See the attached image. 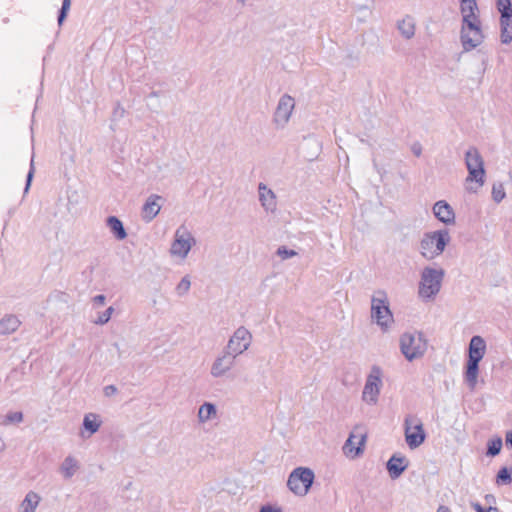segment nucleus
Listing matches in <instances>:
<instances>
[{
    "label": "nucleus",
    "instance_id": "f257e3e1",
    "mask_svg": "<svg viewBox=\"0 0 512 512\" xmlns=\"http://www.w3.org/2000/svg\"><path fill=\"white\" fill-rule=\"evenodd\" d=\"M462 25L460 40L465 51H471L482 44L484 33L481 28L476 0H459Z\"/></svg>",
    "mask_w": 512,
    "mask_h": 512
},
{
    "label": "nucleus",
    "instance_id": "f03ea898",
    "mask_svg": "<svg viewBox=\"0 0 512 512\" xmlns=\"http://www.w3.org/2000/svg\"><path fill=\"white\" fill-rule=\"evenodd\" d=\"M486 353V342L479 336L471 338L468 347V360L465 367L464 378L471 389L477 384L479 363Z\"/></svg>",
    "mask_w": 512,
    "mask_h": 512
},
{
    "label": "nucleus",
    "instance_id": "7ed1b4c3",
    "mask_svg": "<svg viewBox=\"0 0 512 512\" xmlns=\"http://www.w3.org/2000/svg\"><path fill=\"white\" fill-rule=\"evenodd\" d=\"M468 176L465 180L469 192H477L484 185L485 169L483 158L476 147H470L465 153Z\"/></svg>",
    "mask_w": 512,
    "mask_h": 512
},
{
    "label": "nucleus",
    "instance_id": "20e7f679",
    "mask_svg": "<svg viewBox=\"0 0 512 512\" xmlns=\"http://www.w3.org/2000/svg\"><path fill=\"white\" fill-rule=\"evenodd\" d=\"M450 241L447 229L427 232L420 241V253L427 260H433L444 252Z\"/></svg>",
    "mask_w": 512,
    "mask_h": 512
},
{
    "label": "nucleus",
    "instance_id": "39448f33",
    "mask_svg": "<svg viewBox=\"0 0 512 512\" xmlns=\"http://www.w3.org/2000/svg\"><path fill=\"white\" fill-rule=\"evenodd\" d=\"M371 318L376 322L383 333L388 332L394 323V317L389 308L388 297L383 290H378L372 295Z\"/></svg>",
    "mask_w": 512,
    "mask_h": 512
},
{
    "label": "nucleus",
    "instance_id": "423d86ee",
    "mask_svg": "<svg viewBox=\"0 0 512 512\" xmlns=\"http://www.w3.org/2000/svg\"><path fill=\"white\" fill-rule=\"evenodd\" d=\"M400 351L408 361L420 359L427 351L428 343L423 333L405 332L399 339Z\"/></svg>",
    "mask_w": 512,
    "mask_h": 512
},
{
    "label": "nucleus",
    "instance_id": "0eeeda50",
    "mask_svg": "<svg viewBox=\"0 0 512 512\" xmlns=\"http://www.w3.org/2000/svg\"><path fill=\"white\" fill-rule=\"evenodd\" d=\"M443 278V269L425 267L421 272L418 290L419 297L423 300L433 299L441 289Z\"/></svg>",
    "mask_w": 512,
    "mask_h": 512
},
{
    "label": "nucleus",
    "instance_id": "6e6552de",
    "mask_svg": "<svg viewBox=\"0 0 512 512\" xmlns=\"http://www.w3.org/2000/svg\"><path fill=\"white\" fill-rule=\"evenodd\" d=\"M315 475L310 468L297 467L289 475L287 486L297 496H305L309 492Z\"/></svg>",
    "mask_w": 512,
    "mask_h": 512
},
{
    "label": "nucleus",
    "instance_id": "1a4fd4ad",
    "mask_svg": "<svg viewBox=\"0 0 512 512\" xmlns=\"http://www.w3.org/2000/svg\"><path fill=\"white\" fill-rule=\"evenodd\" d=\"M195 244L196 239L192 233L186 226L181 225L176 229L174 233V239L170 247V254L173 257L184 260Z\"/></svg>",
    "mask_w": 512,
    "mask_h": 512
},
{
    "label": "nucleus",
    "instance_id": "9d476101",
    "mask_svg": "<svg viewBox=\"0 0 512 512\" xmlns=\"http://www.w3.org/2000/svg\"><path fill=\"white\" fill-rule=\"evenodd\" d=\"M253 337L251 332L244 326L238 327L230 336L225 351L235 357L242 355L251 346Z\"/></svg>",
    "mask_w": 512,
    "mask_h": 512
},
{
    "label": "nucleus",
    "instance_id": "9b49d317",
    "mask_svg": "<svg viewBox=\"0 0 512 512\" xmlns=\"http://www.w3.org/2000/svg\"><path fill=\"white\" fill-rule=\"evenodd\" d=\"M382 387V370L378 366H373L367 376L364 389L362 391V399L369 405H375L378 401L380 390Z\"/></svg>",
    "mask_w": 512,
    "mask_h": 512
},
{
    "label": "nucleus",
    "instance_id": "f8f14e48",
    "mask_svg": "<svg viewBox=\"0 0 512 512\" xmlns=\"http://www.w3.org/2000/svg\"><path fill=\"white\" fill-rule=\"evenodd\" d=\"M295 109V99L289 94H283L273 113V123L277 129H284L290 121Z\"/></svg>",
    "mask_w": 512,
    "mask_h": 512
},
{
    "label": "nucleus",
    "instance_id": "ddd939ff",
    "mask_svg": "<svg viewBox=\"0 0 512 512\" xmlns=\"http://www.w3.org/2000/svg\"><path fill=\"white\" fill-rule=\"evenodd\" d=\"M404 428L405 440L410 449L419 447L425 441L426 434L423 429V424L416 417H406Z\"/></svg>",
    "mask_w": 512,
    "mask_h": 512
},
{
    "label": "nucleus",
    "instance_id": "4468645a",
    "mask_svg": "<svg viewBox=\"0 0 512 512\" xmlns=\"http://www.w3.org/2000/svg\"><path fill=\"white\" fill-rule=\"evenodd\" d=\"M497 9L500 12V40L502 44L512 41V5L510 0H497Z\"/></svg>",
    "mask_w": 512,
    "mask_h": 512
},
{
    "label": "nucleus",
    "instance_id": "2eb2a0df",
    "mask_svg": "<svg viewBox=\"0 0 512 512\" xmlns=\"http://www.w3.org/2000/svg\"><path fill=\"white\" fill-rule=\"evenodd\" d=\"M237 357L229 352L223 351L217 355L210 367V375L215 378L227 377L236 364Z\"/></svg>",
    "mask_w": 512,
    "mask_h": 512
},
{
    "label": "nucleus",
    "instance_id": "dca6fc26",
    "mask_svg": "<svg viewBox=\"0 0 512 512\" xmlns=\"http://www.w3.org/2000/svg\"><path fill=\"white\" fill-rule=\"evenodd\" d=\"M164 198L158 194H151L141 208V219L150 223L160 212Z\"/></svg>",
    "mask_w": 512,
    "mask_h": 512
},
{
    "label": "nucleus",
    "instance_id": "f3484780",
    "mask_svg": "<svg viewBox=\"0 0 512 512\" xmlns=\"http://www.w3.org/2000/svg\"><path fill=\"white\" fill-rule=\"evenodd\" d=\"M434 216L446 225L455 223V213L453 208L444 200L437 201L433 205Z\"/></svg>",
    "mask_w": 512,
    "mask_h": 512
},
{
    "label": "nucleus",
    "instance_id": "a211bd4d",
    "mask_svg": "<svg viewBox=\"0 0 512 512\" xmlns=\"http://www.w3.org/2000/svg\"><path fill=\"white\" fill-rule=\"evenodd\" d=\"M259 201L261 206L266 212H275L277 208V201L275 193L267 187L266 184L260 183L258 185Z\"/></svg>",
    "mask_w": 512,
    "mask_h": 512
},
{
    "label": "nucleus",
    "instance_id": "6ab92c4d",
    "mask_svg": "<svg viewBox=\"0 0 512 512\" xmlns=\"http://www.w3.org/2000/svg\"><path fill=\"white\" fill-rule=\"evenodd\" d=\"M102 421L100 416L96 413H87L83 418V430L80 435L83 439L90 438L95 434L101 427Z\"/></svg>",
    "mask_w": 512,
    "mask_h": 512
},
{
    "label": "nucleus",
    "instance_id": "aec40b11",
    "mask_svg": "<svg viewBox=\"0 0 512 512\" xmlns=\"http://www.w3.org/2000/svg\"><path fill=\"white\" fill-rule=\"evenodd\" d=\"M408 460L405 456L394 454L386 464L387 471L392 479H397L407 469Z\"/></svg>",
    "mask_w": 512,
    "mask_h": 512
},
{
    "label": "nucleus",
    "instance_id": "412c9836",
    "mask_svg": "<svg viewBox=\"0 0 512 512\" xmlns=\"http://www.w3.org/2000/svg\"><path fill=\"white\" fill-rule=\"evenodd\" d=\"M355 435L350 434L343 446V452L346 456L355 458L363 452V446L365 443V436L361 435L358 441V445L354 442Z\"/></svg>",
    "mask_w": 512,
    "mask_h": 512
},
{
    "label": "nucleus",
    "instance_id": "4be33fe9",
    "mask_svg": "<svg viewBox=\"0 0 512 512\" xmlns=\"http://www.w3.org/2000/svg\"><path fill=\"white\" fill-rule=\"evenodd\" d=\"M397 29L405 39L409 40L413 38L416 31L415 19L410 15H406L397 21Z\"/></svg>",
    "mask_w": 512,
    "mask_h": 512
},
{
    "label": "nucleus",
    "instance_id": "5701e85b",
    "mask_svg": "<svg viewBox=\"0 0 512 512\" xmlns=\"http://www.w3.org/2000/svg\"><path fill=\"white\" fill-rule=\"evenodd\" d=\"M106 225L109 227L111 233L118 240H123L127 237V232L124 228L122 221L116 216H109L106 219Z\"/></svg>",
    "mask_w": 512,
    "mask_h": 512
},
{
    "label": "nucleus",
    "instance_id": "b1692460",
    "mask_svg": "<svg viewBox=\"0 0 512 512\" xmlns=\"http://www.w3.org/2000/svg\"><path fill=\"white\" fill-rule=\"evenodd\" d=\"M79 469V462L73 456H67L60 466V472L65 479H70Z\"/></svg>",
    "mask_w": 512,
    "mask_h": 512
},
{
    "label": "nucleus",
    "instance_id": "393cba45",
    "mask_svg": "<svg viewBox=\"0 0 512 512\" xmlns=\"http://www.w3.org/2000/svg\"><path fill=\"white\" fill-rule=\"evenodd\" d=\"M20 321L15 315H6L0 320V334L8 335L17 330Z\"/></svg>",
    "mask_w": 512,
    "mask_h": 512
},
{
    "label": "nucleus",
    "instance_id": "a878e982",
    "mask_svg": "<svg viewBox=\"0 0 512 512\" xmlns=\"http://www.w3.org/2000/svg\"><path fill=\"white\" fill-rule=\"evenodd\" d=\"M217 415L216 406L213 403L205 402L199 407L198 420L200 423H205Z\"/></svg>",
    "mask_w": 512,
    "mask_h": 512
},
{
    "label": "nucleus",
    "instance_id": "bb28decb",
    "mask_svg": "<svg viewBox=\"0 0 512 512\" xmlns=\"http://www.w3.org/2000/svg\"><path fill=\"white\" fill-rule=\"evenodd\" d=\"M191 287V280L188 275L184 276L175 287V293L179 297L185 296Z\"/></svg>",
    "mask_w": 512,
    "mask_h": 512
},
{
    "label": "nucleus",
    "instance_id": "cd10ccee",
    "mask_svg": "<svg viewBox=\"0 0 512 512\" xmlns=\"http://www.w3.org/2000/svg\"><path fill=\"white\" fill-rule=\"evenodd\" d=\"M502 448V439L497 437L495 439H491L487 443V455L488 456H496L500 453Z\"/></svg>",
    "mask_w": 512,
    "mask_h": 512
},
{
    "label": "nucleus",
    "instance_id": "c85d7f7f",
    "mask_svg": "<svg viewBox=\"0 0 512 512\" xmlns=\"http://www.w3.org/2000/svg\"><path fill=\"white\" fill-rule=\"evenodd\" d=\"M497 484H509L511 482V470L503 467L499 470L496 477Z\"/></svg>",
    "mask_w": 512,
    "mask_h": 512
},
{
    "label": "nucleus",
    "instance_id": "c756f323",
    "mask_svg": "<svg viewBox=\"0 0 512 512\" xmlns=\"http://www.w3.org/2000/svg\"><path fill=\"white\" fill-rule=\"evenodd\" d=\"M113 312L114 308L112 306L108 307L104 312L99 314L98 318L94 320V323L97 325L106 324L111 319Z\"/></svg>",
    "mask_w": 512,
    "mask_h": 512
},
{
    "label": "nucleus",
    "instance_id": "7c9ffc66",
    "mask_svg": "<svg viewBox=\"0 0 512 512\" xmlns=\"http://www.w3.org/2000/svg\"><path fill=\"white\" fill-rule=\"evenodd\" d=\"M505 191L502 184L493 185L492 187V198L495 202L499 203L505 198Z\"/></svg>",
    "mask_w": 512,
    "mask_h": 512
},
{
    "label": "nucleus",
    "instance_id": "2f4dec72",
    "mask_svg": "<svg viewBox=\"0 0 512 512\" xmlns=\"http://www.w3.org/2000/svg\"><path fill=\"white\" fill-rule=\"evenodd\" d=\"M23 420V414L22 412H9L5 416V420L3 421V424H12V423H20Z\"/></svg>",
    "mask_w": 512,
    "mask_h": 512
},
{
    "label": "nucleus",
    "instance_id": "473e14b6",
    "mask_svg": "<svg viewBox=\"0 0 512 512\" xmlns=\"http://www.w3.org/2000/svg\"><path fill=\"white\" fill-rule=\"evenodd\" d=\"M276 253L283 260L292 258L297 255V252L295 250L288 249L286 246H280L277 249Z\"/></svg>",
    "mask_w": 512,
    "mask_h": 512
},
{
    "label": "nucleus",
    "instance_id": "72a5a7b5",
    "mask_svg": "<svg viewBox=\"0 0 512 512\" xmlns=\"http://www.w3.org/2000/svg\"><path fill=\"white\" fill-rule=\"evenodd\" d=\"M70 6H71V0H63L62 7H61V9L59 11V15H58V24L59 25H61L63 23V21L65 20L67 13L70 10Z\"/></svg>",
    "mask_w": 512,
    "mask_h": 512
},
{
    "label": "nucleus",
    "instance_id": "f704fd0d",
    "mask_svg": "<svg viewBox=\"0 0 512 512\" xmlns=\"http://www.w3.org/2000/svg\"><path fill=\"white\" fill-rule=\"evenodd\" d=\"M32 511V491H29L22 504H21V512H30Z\"/></svg>",
    "mask_w": 512,
    "mask_h": 512
},
{
    "label": "nucleus",
    "instance_id": "c9c22d12",
    "mask_svg": "<svg viewBox=\"0 0 512 512\" xmlns=\"http://www.w3.org/2000/svg\"><path fill=\"white\" fill-rule=\"evenodd\" d=\"M472 507L474 508V510L476 512H499L498 508H496V507L490 506L488 508H485L478 502L472 503Z\"/></svg>",
    "mask_w": 512,
    "mask_h": 512
},
{
    "label": "nucleus",
    "instance_id": "e433bc0d",
    "mask_svg": "<svg viewBox=\"0 0 512 512\" xmlns=\"http://www.w3.org/2000/svg\"><path fill=\"white\" fill-rule=\"evenodd\" d=\"M259 512H283L282 508L276 505L265 504L262 505Z\"/></svg>",
    "mask_w": 512,
    "mask_h": 512
},
{
    "label": "nucleus",
    "instance_id": "4c0bfd02",
    "mask_svg": "<svg viewBox=\"0 0 512 512\" xmlns=\"http://www.w3.org/2000/svg\"><path fill=\"white\" fill-rule=\"evenodd\" d=\"M31 184H32V158L30 159L29 170H28V173L26 176V185H25V189H24V194H26L28 192Z\"/></svg>",
    "mask_w": 512,
    "mask_h": 512
},
{
    "label": "nucleus",
    "instance_id": "58836bf2",
    "mask_svg": "<svg viewBox=\"0 0 512 512\" xmlns=\"http://www.w3.org/2000/svg\"><path fill=\"white\" fill-rule=\"evenodd\" d=\"M95 307L103 306L106 302V296L103 294L96 295L92 298Z\"/></svg>",
    "mask_w": 512,
    "mask_h": 512
},
{
    "label": "nucleus",
    "instance_id": "ea45409f",
    "mask_svg": "<svg viewBox=\"0 0 512 512\" xmlns=\"http://www.w3.org/2000/svg\"><path fill=\"white\" fill-rule=\"evenodd\" d=\"M104 395L107 397L113 396L118 392V389L115 385H108L103 389Z\"/></svg>",
    "mask_w": 512,
    "mask_h": 512
},
{
    "label": "nucleus",
    "instance_id": "a19ab883",
    "mask_svg": "<svg viewBox=\"0 0 512 512\" xmlns=\"http://www.w3.org/2000/svg\"><path fill=\"white\" fill-rule=\"evenodd\" d=\"M413 154L419 157L422 154V146L420 143H414L411 147Z\"/></svg>",
    "mask_w": 512,
    "mask_h": 512
},
{
    "label": "nucleus",
    "instance_id": "79ce46f5",
    "mask_svg": "<svg viewBox=\"0 0 512 512\" xmlns=\"http://www.w3.org/2000/svg\"><path fill=\"white\" fill-rule=\"evenodd\" d=\"M506 444L512 447V431H509L506 434Z\"/></svg>",
    "mask_w": 512,
    "mask_h": 512
},
{
    "label": "nucleus",
    "instance_id": "37998d69",
    "mask_svg": "<svg viewBox=\"0 0 512 512\" xmlns=\"http://www.w3.org/2000/svg\"><path fill=\"white\" fill-rule=\"evenodd\" d=\"M437 512H451L447 506H440Z\"/></svg>",
    "mask_w": 512,
    "mask_h": 512
},
{
    "label": "nucleus",
    "instance_id": "c03bdc74",
    "mask_svg": "<svg viewBox=\"0 0 512 512\" xmlns=\"http://www.w3.org/2000/svg\"><path fill=\"white\" fill-rule=\"evenodd\" d=\"M118 113L120 116H122L124 114V109L121 108L120 106H118L115 110V114H118Z\"/></svg>",
    "mask_w": 512,
    "mask_h": 512
},
{
    "label": "nucleus",
    "instance_id": "a18cd8bd",
    "mask_svg": "<svg viewBox=\"0 0 512 512\" xmlns=\"http://www.w3.org/2000/svg\"><path fill=\"white\" fill-rule=\"evenodd\" d=\"M34 498H36V500L34 501V505H33V508L34 510L36 509L37 505H38V502H39V497L34 493Z\"/></svg>",
    "mask_w": 512,
    "mask_h": 512
},
{
    "label": "nucleus",
    "instance_id": "49530a36",
    "mask_svg": "<svg viewBox=\"0 0 512 512\" xmlns=\"http://www.w3.org/2000/svg\"><path fill=\"white\" fill-rule=\"evenodd\" d=\"M241 4H245L247 0H237Z\"/></svg>",
    "mask_w": 512,
    "mask_h": 512
}]
</instances>
